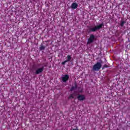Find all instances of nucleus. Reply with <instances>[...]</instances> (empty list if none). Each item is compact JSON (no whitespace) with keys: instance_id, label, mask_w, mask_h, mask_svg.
Returning a JSON list of instances; mask_svg holds the SVG:
<instances>
[{"instance_id":"obj_8","label":"nucleus","mask_w":130,"mask_h":130,"mask_svg":"<svg viewBox=\"0 0 130 130\" xmlns=\"http://www.w3.org/2000/svg\"><path fill=\"white\" fill-rule=\"evenodd\" d=\"M77 96V93H76V92L74 93L73 94H71V95L69 96L70 99H72L75 98V96Z\"/></svg>"},{"instance_id":"obj_15","label":"nucleus","mask_w":130,"mask_h":130,"mask_svg":"<svg viewBox=\"0 0 130 130\" xmlns=\"http://www.w3.org/2000/svg\"><path fill=\"white\" fill-rule=\"evenodd\" d=\"M80 92H82V91H80Z\"/></svg>"},{"instance_id":"obj_9","label":"nucleus","mask_w":130,"mask_h":130,"mask_svg":"<svg viewBox=\"0 0 130 130\" xmlns=\"http://www.w3.org/2000/svg\"><path fill=\"white\" fill-rule=\"evenodd\" d=\"M45 49V46H43V45H41L40 47V50H44Z\"/></svg>"},{"instance_id":"obj_7","label":"nucleus","mask_w":130,"mask_h":130,"mask_svg":"<svg viewBox=\"0 0 130 130\" xmlns=\"http://www.w3.org/2000/svg\"><path fill=\"white\" fill-rule=\"evenodd\" d=\"M78 8V4L76 3H73L71 5V8L73 9H76Z\"/></svg>"},{"instance_id":"obj_6","label":"nucleus","mask_w":130,"mask_h":130,"mask_svg":"<svg viewBox=\"0 0 130 130\" xmlns=\"http://www.w3.org/2000/svg\"><path fill=\"white\" fill-rule=\"evenodd\" d=\"M85 95H78V96L77 97V99H78V100H79L80 101H83V100H85Z\"/></svg>"},{"instance_id":"obj_3","label":"nucleus","mask_w":130,"mask_h":130,"mask_svg":"<svg viewBox=\"0 0 130 130\" xmlns=\"http://www.w3.org/2000/svg\"><path fill=\"white\" fill-rule=\"evenodd\" d=\"M94 39H95V36L93 35H91L90 36L89 38L88 39L87 44H90V43H92V42H94Z\"/></svg>"},{"instance_id":"obj_12","label":"nucleus","mask_w":130,"mask_h":130,"mask_svg":"<svg viewBox=\"0 0 130 130\" xmlns=\"http://www.w3.org/2000/svg\"><path fill=\"white\" fill-rule=\"evenodd\" d=\"M77 89V85H75V87H72L71 89V91H74V90H76Z\"/></svg>"},{"instance_id":"obj_11","label":"nucleus","mask_w":130,"mask_h":130,"mask_svg":"<svg viewBox=\"0 0 130 130\" xmlns=\"http://www.w3.org/2000/svg\"><path fill=\"white\" fill-rule=\"evenodd\" d=\"M67 58H68V59L67 60V61H70V60L72 59V57L70 55H68Z\"/></svg>"},{"instance_id":"obj_2","label":"nucleus","mask_w":130,"mask_h":130,"mask_svg":"<svg viewBox=\"0 0 130 130\" xmlns=\"http://www.w3.org/2000/svg\"><path fill=\"white\" fill-rule=\"evenodd\" d=\"M101 67H102L101 63L98 62L93 66V71H99L101 69Z\"/></svg>"},{"instance_id":"obj_5","label":"nucleus","mask_w":130,"mask_h":130,"mask_svg":"<svg viewBox=\"0 0 130 130\" xmlns=\"http://www.w3.org/2000/svg\"><path fill=\"white\" fill-rule=\"evenodd\" d=\"M69 78H70V76L68 75H65L62 77V82H64L66 83L68 80H69Z\"/></svg>"},{"instance_id":"obj_13","label":"nucleus","mask_w":130,"mask_h":130,"mask_svg":"<svg viewBox=\"0 0 130 130\" xmlns=\"http://www.w3.org/2000/svg\"><path fill=\"white\" fill-rule=\"evenodd\" d=\"M68 62V60H65L63 62H62V64H66V63Z\"/></svg>"},{"instance_id":"obj_10","label":"nucleus","mask_w":130,"mask_h":130,"mask_svg":"<svg viewBox=\"0 0 130 130\" xmlns=\"http://www.w3.org/2000/svg\"><path fill=\"white\" fill-rule=\"evenodd\" d=\"M125 23V22H124V21H123V20L121 21L120 26L123 27V25H124Z\"/></svg>"},{"instance_id":"obj_4","label":"nucleus","mask_w":130,"mask_h":130,"mask_svg":"<svg viewBox=\"0 0 130 130\" xmlns=\"http://www.w3.org/2000/svg\"><path fill=\"white\" fill-rule=\"evenodd\" d=\"M44 70V67H43V66L42 67H41V68L38 69L36 71V75H39V74H40L41 73H42Z\"/></svg>"},{"instance_id":"obj_14","label":"nucleus","mask_w":130,"mask_h":130,"mask_svg":"<svg viewBox=\"0 0 130 130\" xmlns=\"http://www.w3.org/2000/svg\"><path fill=\"white\" fill-rule=\"evenodd\" d=\"M73 130H78V129H73Z\"/></svg>"},{"instance_id":"obj_1","label":"nucleus","mask_w":130,"mask_h":130,"mask_svg":"<svg viewBox=\"0 0 130 130\" xmlns=\"http://www.w3.org/2000/svg\"><path fill=\"white\" fill-rule=\"evenodd\" d=\"M103 26H104L103 23H101L100 25L95 26H89L88 27V32H96L97 30L101 29Z\"/></svg>"}]
</instances>
